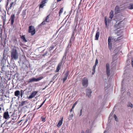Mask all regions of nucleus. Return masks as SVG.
I'll use <instances>...</instances> for the list:
<instances>
[{
    "instance_id": "nucleus-19",
    "label": "nucleus",
    "mask_w": 133,
    "mask_h": 133,
    "mask_svg": "<svg viewBox=\"0 0 133 133\" xmlns=\"http://www.w3.org/2000/svg\"><path fill=\"white\" fill-rule=\"evenodd\" d=\"M55 44V43H54L52 44L51 46L50 47V48H49V51H50L52 50L55 47V46L56 45V44Z\"/></svg>"
},
{
    "instance_id": "nucleus-42",
    "label": "nucleus",
    "mask_w": 133,
    "mask_h": 133,
    "mask_svg": "<svg viewBox=\"0 0 133 133\" xmlns=\"http://www.w3.org/2000/svg\"><path fill=\"white\" fill-rule=\"evenodd\" d=\"M43 105V104H41V105H40V106H39V108H38V109L39 108H40L42 106V105Z\"/></svg>"
},
{
    "instance_id": "nucleus-24",
    "label": "nucleus",
    "mask_w": 133,
    "mask_h": 133,
    "mask_svg": "<svg viewBox=\"0 0 133 133\" xmlns=\"http://www.w3.org/2000/svg\"><path fill=\"white\" fill-rule=\"evenodd\" d=\"M128 8L129 9H133V3H130L129 5L128 6Z\"/></svg>"
},
{
    "instance_id": "nucleus-46",
    "label": "nucleus",
    "mask_w": 133,
    "mask_h": 133,
    "mask_svg": "<svg viewBox=\"0 0 133 133\" xmlns=\"http://www.w3.org/2000/svg\"><path fill=\"white\" fill-rule=\"evenodd\" d=\"M8 4H9L8 2H7L6 3V6H7L8 5Z\"/></svg>"
},
{
    "instance_id": "nucleus-16",
    "label": "nucleus",
    "mask_w": 133,
    "mask_h": 133,
    "mask_svg": "<svg viewBox=\"0 0 133 133\" xmlns=\"http://www.w3.org/2000/svg\"><path fill=\"white\" fill-rule=\"evenodd\" d=\"M63 117H62L61 119V120H59V121L57 125V126L58 127H60L62 125V122H63Z\"/></svg>"
},
{
    "instance_id": "nucleus-50",
    "label": "nucleus",
    "mask_w": 133,
    "mask_h": 133,
    "mask_svg": "<svg viewBox=\"0 0 133 133\" xmlns=\"http://www.w3.org/2000/svg\"><path fill=\"white\" fill-rule=\"evenodd\" d=\"M2 105L3 106V105H2V104H1V105H0V106H2Z\"/></svg>"
},
{
    "instance_id": "nucleus-40",
    "label": "nucleus",
    "mask_w": 133,
    "mask_h": 133,
    "mask_svg": "<svg viewBox=\"0 0 133 133\" xmlns=\"http://www.w3.org/2000/svg\"><path fill=\"white\" fill-rule=\"evenodd\" d=\"M82 109H81L80 110V114L79 116H81V115H82Z\"/></svg>"
},
{
    "instance_id": "nucleus-26",
    "label": "nucleus",
    "mask_w": 133,
    "mask_h": 133,
    "mask_svg": "<svg viewBox=\"0 0 133 133\" xmlns=\"http://www.w3.org/2000/svg\"><path fill=\"white\" fill-rule=\"evenodd\" d=\"M127 106L128 107H130L131 108H132L133 107V105L130 102H129L128 103Z\"/></svg>"
},
{
    "instance_id": "nucleus-39",
    "label": "nucleus",
    "mask_w": 133,
    "mask_h": 133,
    "mask_svg": "<svg viewBox=\"0 0 133 133\" xmlns=\"http://www.w3.org/2000/svg\"><path fill=\"white\" fill-rule=\"evenodd\" d=\"M25 115H24L22 118V119L20 120V121H19V122H18V123H19L21 121H24V116H25Z\"/></svg>"
},
{
    "instance_id": "nucleus-30",
    "label": "nucleus",
    "mask_w": 133,
    "mask_h": 133,
    "mask_svg": "<svg viewBox=\"0 0 133 133\" xmlns=\"http://www.w3.org/2000/svg\"><path fill=\"white\" fill-rule=\"evenodd\" d=\"M25 101H23L21 103V104H19V105L20 106H22L24 105L25 104Z\"/></svg>"
},
{
    "instance_id": "nucleus-4",
    "label": "nucleus",
    "mask_w": 133,
    "mask_h": 133,
    "mask_svg": "<svg viewBox=\"0 0 133 133\" xmlns=\"http://www.w3.org/2000/svg\"><path fill=\"white\" fill-rule=\"evenodd\" d=\"M82 83L83 87L86 88L88 87V80L86 77H84L82 79Z\"/></svg>"
},
{
    "instance_id": "nucleus-3",
    "label": "nucleus",
    "mask_w": 133,
    "mask_h": 133,
    "mask_svg": "<svg viewBox=\"0 0 133 133\" xmlns=\"http://www.w3.org/2000/svg\"><path fill=\"white\" fill-rule=\"evenodd\" d=\"M28 32L29 33H31L32 36L35 34L36 31L34 26L32 25L29 26V27Z\"/></svg>"
},
{
    "instance_id": "nucleus-49",
    "label": "nucleus",
    "mask_w": 133,
    "mask_h": 133,
    "mask_svg": "<svg viewBox=\"0 0 133 133\" xmlns=\"http://www.w3.org/2000/svg\"><path fill=\"white\" fill-rule=\"evenodd\" d=\"M81 133H85V132L84 131H82Z\"/></svg>"
},
{
    "instance_id": "nucleus-13",
    "label": "nucleus",
    "mask_w": 133,
    "mask_h": 133,
    "mask_svg": "<svg viewBox=\"0 0 133 133\" xmlns=\"http://www.w3.org/2000/svg\"><path fill=\"white\" fill-rule=\"evenodd\" d=\"M69 75V71H67L65 73L64 77L63 78V83H64L67 79L68 76Z\"/></svg>"
},
{
    "instance_id": "nucleus-52",
    "label": "nucleus",
    "mask_w": 133,
    "mask_h": 133,
    "mask_svg": "<svg viewBox=\"0 0 133 133\" xmlns=\"http://www.w3.org/2000/svg\"><path fill=\"white\" fill-rule=\"evenodd\" d=\"M45 133H47V132H45Z\"/></svg>"
},
{
    "instance_id": "nucleus-7",
    "label": "nucleus",
    "mask_w": 133,
    "mask_h": 133,
    "mask_svg": "<svg viewBox=\"0 0 133 133\" xmlns=\"http://www.w3.org/2000/svg\"><path fill=\"white\" fill-rule=\"evenodd\" d=\"M38 91H34L32 92L31 95L28 97L29 99H31L34 97L37 93Z\"/></svg>"
},
{
    "instance_id": "nucleus-44",
    "label": "nucleus",
    "mask_w": 133,
    "mask_h": 133,
    "mask_svg": "<svg viewBox=\"0 0 133 133\" xmlns=\"http://www.w3.org/2000/svg\"><path fill=\"white\" fill-rule=\"evenodd\" d=\"M46 100V99L42 103V104H43V105L44 104V103L45 102V101Z\"/></svg>"
},
{
    "instance_id": "nucleus-41",
    "label": "nucleus",
    "mask_w": 133,
    "mask_h": 133,
    "mask_svg": "<svg viewBox=\"0 0 133 133\" xmlns=\"http://www.w3.org/2000/svg\"><path fill=\"white\" fill-rule=\"evenodd\" d=\"M4 66H3L2 68V71H5L4 70Z\"/></svg>"
},
{
    "instance_id": "nucleus-32",
    "label": "nucleus",
    "mask_w": 133,
    "mask_h": 133,
    "mask_svg": "<svg viewBox=\"0 0 133 133\" xmlns=\"http://www.w3.org/2000/svg\"><path fill=\"white\" fill-rule=\"evenodd\" d=\"M77 103V101L73 105V106H72V109H74L75 106L76 105Z\"/></svg>"
},
{
    "instance_id": "nucleus-48",
    "label": "nucleus",
    "mask_w": 133,
    "mask_h": 133,
    "mask_svg": "<svg viewBox=\"0 0 133 133\" xmlns=\"http://www.w3.org/2000/svg\"><path fill=\"white\" fill-rule=\"evenodd\" d=\"M61 1V0H57V2H59Z\"/></svg>"
},
{
    "instance_id": "nucleus-18",
    "label": "nucleus",
    "mask_w": 133,
    "mask_h": 133,
    "mask_svg": "<svg viewBox=\"0 0 133 133\" xmlns=\"http://www.w3.org/2000/svg\"><path fill=\"white\" fill-rule=\"evenodd\" d=\"M46 3V2H45L44 1H42L41 3L39 5V8H43L45 5V4Z\"/></svg>"
},
{
    "instance_id": "nucleus-36",
    "label": "nucleus",
    "mask_w": 133,
    "mask_h": 133,
    "mask_svg": "<svg viewBox=\"0 0 133 133\" xmlns=\"http://www.w3.org/2000/svg\"><path fill=\"white\" fill-rule=\"evenodd\" d=\"M2 31L0 33V37L1 38V40H2Z\"/></svg>"
},
{
    "instance_id": "nucleus-29",
    "label": "nucleus",
    "mask_w": 133,
    "mask_h": 133,
    "mask_svg": "<svg viewBox=\"0 0 133 133\" xmlns=\"http://www.w3.org/2000/svg\"><path fill=\"white\" fill-rule=\"evenodd\" d=\"M63 8H62L60 10L59 12V15L60 16L61 14L63 12Z\"/></svg>"
},
{
    "instance_id": "nucleus-35",
    "label": "nucleus",
    "mask_w": 133,
    "mask_h": 133,
    "mask_svg": "<svg viewBox=\"0 0 133 133\" xmlns=\"http://www.w3.org/2000/svg\"><path fill=\"white\" fill-rule=\"evenodd\" d=\"M45 22H46V21H45L44 20V21L42 22L41 24L40 25H45V24L46 23H45Z\"/></svg>"
},
{
    "instance_id": "nucleus-20",
    "label": "nucleus",
    "mask_w": 133,
    "mask_h": 133,
    "mask_svg": "<svg viewBox=\"0 0 133 133\" xmlns=\"http://www.w3.org/2000/svg\"><path fill=\"white\" fill-rule=\"evenodd\" d=\"M114 16V11L113 10H111L109 14V18L112 19Z\"/></svg>"
},
{
    "instance_id": "nucleus-12",
    "label": "nucleus",
    "mask_w": 133,
    "mask_h": 133,
    "mask_svg": "<svg viewBox=\"0 0 133 133\" xmlns=\"http://www.w3.org/2000/svg\"><path fill=\"white\" fill-rule=\"evenodd\" d=\"M62 64V63L61 62L59 63L58 64L57 67L56 69L55 70V72H58L59 71V70L61 69Z\"/></svg>"
},
{
    "instance_id": "nucleus-9",
    "label": "nucleus",
    "mask_w": 133,
    "mask_h": 133,
    "mask_svg": "<svg viewBox=\"0 0 133 133\" xmlns=\"http://www.w3.org/2000/svg\"><path fill=\"white\" fill-rule=\"evenodd\" d=\"M15 18V15L14 14H12L11 15L10 20L11 22V25H13L14 22V21Z\"/></svg>"
},
{
    "instance_id": "nucleus-45",
    "label": "nucleus",
    "mask_w": 133,
    "mask_h": 133,
    "mask_svg": "<svg viewBox=\"0 0 133 133\" xmlns=\"http://www.w3.org/2000/svg\"><path fill=\"white\" fill-rule=\"evenodd\" d=\"M72 109V108L70 110V112H71L72 111V109Z\"/></svg>"
},
{
    "instance_id": "nucleus-15",
    "label": "nucleus",
    "mask_w": 133,
    "mask_h": 133,
    "mask_svg": "<svg viewBox=\"0 0 133 133\" xmlns=\"http://www.w3.org/2000/svg\"><path fill=\"white\" fill-rule=\"evenodd\" d=\"M119 7L118 5H117L115 8V13L117 14L119 12Z\"/></svg>"
},
{
    "instance_id": "nucleus-1",
    "label": "nucleus",
    "mask_w": 133,
    "mask_h": 133,
    "mask_svg": "<svg viewBox=\"0 0 133 133\" xmlns=\"http://www.w3.org/2000/svg\"><path fill=\"white\" fill-rule=\"evenodd\" d=\"M121 16H120L118 15L116 17V23L114 25V27L115 29V30L124 27V22L123 20L120 21L122 19Z\"/></svg>"
},
{
    "instance_id": "nucleus-28",
    "label": "nucleus",
    "mask_w": 133,
    "mask_h": 133,
    "mask_svg": "<svg viewBox=\"0 0 133 133\" xmlns=\"http://www.w3.org/2000/svg\"><path fill=\"white\" fill-rule=\"evenodd\" d=\"M96 66L95 65H94V66H93V69H92V71L93 72L92 73V75H93L95 73V69L96 68Z\"/></svg>"
},
{
    "instance_id": "nucleus-5",
    "label": "nucleus",
    "mask_w": 133,
    "mask_h": 133,
    "mask_svg": "<svg viewBox=\"0 0 133 133\" xmlns=\"http://www.w3.org/2000/svg\"><path fill=\"white\" fill-rule=\"evenodd\" d=\"M43 78V77L42 76L38 77L37 78H36L34 77H32L31 78L29 79L27 82L28 83H30L33 82H37L42 79Z\"/></svg>"
},
{
    "instance_id": "nucleus-47",
    "label": "nucleus",
    "mask_w": 133,
    "mask_h": 133,
    "mask_svg": "<svg viewBox=\"0 0 133 133\" xmlns=\"http://www.w3.org/2000/svg\"><path fill=\"white\" fill-rule=\"evenodd\" d=\"M47 0H42V1H45V2H46V1H47Z\"/></svg>"
},
{
    "instance_id": "nucleus-22",
    "label": "nucleus",
    "mask_w": 133,
    "mask_h": 133,
    "mask_svg": "<svg viewBox=\"0 0 133 133\" xmlns=\"http://www.w3.org/2000/svg\"><path fill=\"white\" fill-rule=\"evenodd\" d=\"M20 37L23 40V41H24L25 42H27V40L26 39L25 37V35H20Z\"/></svg>"
},
{
    "instance_id": "nucleus-21",
    "label": "nucleus",
    "mask_w": 133,
    "mask_h": 133,
    "mask_svg": "<svg viewBox=\"0 0 133 133\" xmlns=\"http://www.w3.org/2000/svg\"><path fill=\"white\" fill-rule=\"evenodd\" d=\"M99 31H97L96 34L95 36V40H98V38L99 36Z\"/></svg>"
},
{
    "instance_id": "nucleus-17",
    "label": "nucleus",
    "mask_w": 133,
    "mask_h": 133,
    "mask_svg": "<svg viewBox=\"0 0 133 133\" xmlns=\"http://www.w3.org/2000/svg\"><path fill=\"white\" fill-rule=\"evenodd\" d=\"M20 94V93L19 90H16L14 92L15 96H16L19 97V95Z\"/></svg>"
},
{
    "instance_id": "nucleus-33",
    "label": "nucleus",
    "mask_w": 133,
    "mask_h": 133,
    "mask_svg": "<svg viewBox=\"0 0 133 133\" xmlns=\"http://www.w3.org/2000/svg\"><path fill=\"white\" fill-rule=\"evenodd\" d=\"M114 117L115 118V119L116 120V121H118V119L117 118L116 116V115L115 114L114 115Z\"/></svg>"
},
{
    "instance_id": "nucleus-8",
    "label": "nucleus",
    "mask_w": 133,
    "mask_h": 133,
    "mask_svg": "<svg viewBox=\"0 0 133 133\" xmlns=\"http://www.w3.org/2000/svg\"><path fill=\"white\" fill-rule=\"evenodd\" d=\"M106 67L107 75L108 76H109L110 75V72L109 64L108 63H107Z\"/></svg>"
},
{
    "instance_id": "nucleus-37",
    "label": "nucleus",
    "mask_w": 133,
    "mask_h": 133,
    "mask_svg": "<svg viewBox=\"0 0 133 133\" xmlns=\"http://www.w3.org/2000/svg\"><path fill=\"white\" fill-rule=\"evenodd\" d=\"M131 63L132 66L133 68V57L131 58Z\"/></svg>"
},
{
    "instance_id": "nucleus-2",
    "label": "nucleus",
    "mask_w": 133,
    "mask_h": 133,
    "mask_svg": "<svg viewBox=\"0 0 133 133\" xmlns=\"http://www.w3.org/2000/svg\"><path fill=\"white\" fill-rule=\"evenodd\" d=\"M10 52L11 59L13 60H16L18 58V53L15 47L12 49Z\"/></svg>"
},
{
    "instance_id": "nucleus-31",
    "label": "nucleus",
    "mask_w": 133,
    "mask_h": 133,
    "mask_svg": "<svg viewBox=\"0 0 133 133\" xmlns=\"http://www.w3.org/2000/svg\"><path fill=\"white\" fill-rule=\"evenodd\" d=\"M98 63V61L97 59V58L95 61V65L96 66Z\"/></svg>"
},
{
    "instance_id": "nucleus-38",
    "label": "nucleus",
    "mask_w": 133,
    "mask_h": 133,
    "mask_svg": "<svg viewBox=\"0 0 133 133\" xmlns=\"http://www.w3.org/2000/svg\"><path fill=\"white\" fill-rule=\"evenodd\" d=\"M29 118H28V117H27L25 119V122H24V124L25 123L28 121V120H29Z\"/></svg>"
},
{
    "instance_id": "nucleus-27",
    "label": "nucleus",
    "mask_w": 133,
    "mask_h": 133,
    "mask_svg": "<svg viewBox=\"0 0 133 133\" xmlns=\"http://www.w3.org/2000/svg\"><path fill=\"white\" fill-rule=\"evenodd\" d=\"M15 5V4H14V2H12L10 4V6L8 8V10H9V9H11L12 6L13 5Z\"/></svg>"
},
{
    "instance_id": "nucleus-11",
    "label": "nucleus",
    "mask_w": 133,
    "mask_h": 133,
    "mask_svg": "<svg viewBox=\"0 0 133 133\" xmlns=\"http://www.w3.org/2000/svg\"><path fill=\"white\" fill-rule=\"evenodd\" d=\"M86 95H87L89 97H90L91 96V94L92 93L91 90L89 89H87L86 90Z\"/></svg>"
},
{
    "instance_id": "nucleus-43",
    "label": "nucleus",
    "mask_w": 133,
    "mask_h": 133,
    "mask_svg": "<svg viewBox=\"0 0 133 133\" xmlns=\"http://www.w3.org/2000/svg\"><path fill=\"white\" fill-rule=\"evenodd\" d=\"M22 92H21V97H22V95H23V94H22Z\"/></svg>"
},
{
    "instance_id": "nucleus-14",
    "label": "nucleus",
    "mask_w": 133,
    "mask_h": 133,
    "mask_svg": "<svg viewBox=\"0 0 133 133\" xmlns=\"http://www.w3.org/2000/svg\"><path fill=\"white\" fill-rule=\"evenodd\" d=\"M3 117L5 119H7L9 118V115L8 112L7 111L4 112L3 114Z\"/></svg>"
},
{
    "instance_id": "nucleus-25",
    "label": "nucleus",
    "mask_w": 133,
    "mask_h": 133,
    "mask_svg": "<svg viewBox=\"0 0 133 133\" xmlns=\"http://www.w3.org/2000/svg\"><path fill=\"white\" fill-rule=\"evenodd\" d=\"M26 9L24 10H23L22 11V15L23 17H24L26 15Z\"/></svg>"
},
{
    "instance_id": "nucleus-6",
    "label": "nucleus",
    "mask_w": 133,
    "mask_h": 133,
    "mask_svg": "<svg viewBox=\"0 0 133 133\" xmlns=\"http://www.w3.org/2000/svg\"><path fill=\"white\" fill-rule=\"evenodd\" d=\"M112 40V38L111 37L109 36V37L108 39V43L109 46V48L110 50H111V40Z\"/></svg>"
},
{
    "instance_id": "nucleus-53",
    "label": "nucleus",
    "mask_w": 133,
    "mask_h": 133,
    "mask_svg": "<svg viewBox=\"0 0 133 133\" xmlns=\"http://www.w3.org/2000/svg\"><path fill=\"white\" fill-rule=\"evenodd\" d=\"M45 89V88H43V89Z\"/></svg>"
},
{
    "instance_id": "nucleus-34",
    "label": "nucleus",
    "mask_w": 133,
    "mask_h": 133,
    "mask_svg": "<svg viewBox=\"0 0 133 133\" xmlns=\"http://www.w3.org/2000/svg\"><path fill=\"white\" fill-rule=\"evenodd\" d=\"M41 118L42 119V121L43 122L45 121V118L41 117Z\"/></svg>"
},
{
    "instance_id": "nucleus-10",
    "label": "nucleus",
    "mask_w": 133,
    "mask_h": 133,
    "mask_svg": "<svg viewBox=\"0 0 133 133\" xmlns=\"http://www.w3.org/2000/svg\"><path fill=\"white\" fill-rule=\"evenodd\" d=\"M105 26L106 27H108V25L107 24L108 23H109L111 21V19H109L107 18V16H106L105 17Z\"/></svg>"
},
{
    "instance_id": "nucleus-51",
    "label": "nucleus",
    "mask_w": 133,
    "mask_h": 133,
    "mask_svg": "<svg viewBox=\"0 0 133 133\" xmlns=\"http://www.w3.org/2000/svg\"><path fill=\"white\" fill-rule=\"evenodd\" d=\"M9 2V0H7V2Z\"/></svg>"
},
{
    "instance_id": "nucleus-23",
    "label": "nucleus",
    "mask_w": 133,
    "mask_h": 133,
    "mask_svg": "<svg viewBox=\"0 0 133 133\" xmlns=\"http://www.w3.org/2000/svg\"><path fill=\"white\" fill-rule=\"evenodd\" d=\"M50 15H48L45 18V21L47 22H49L50 21V19H49Z\"/></svg>"
}]
</instances>
